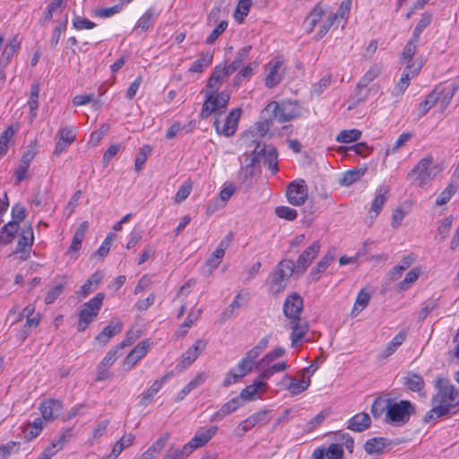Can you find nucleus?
<instances>
[{
  "instance_id": "nucleus-50",
  "label": "nucleus",
  "mask_w": 459,
  "mask_h": 459,
  "mask_svg": "<svg viewBox=\"0 0 459 459\" xmlns=\"http://www.w3.org/2000/svg\"><path fill=\"white\" fill-rule=\"evenodd\" d=\"M66 1L67 0H52V2L46 7L40 21L44 23L49 22L55 12L65 6Z\"/></svg>"
},
{
  "instance_id": "nucleus-52",
  "label": "nucleus",
  "mask_w": 459,
  "mask_h": 459,
  "mask_svg": "<svg viewBox=\"0 0 459 459\" xmlns=\"http://www.w3.org/2000/svg\"><path fill=\"white\" fill-rule=\"evenodd\" d=\"M124 344H120L119 346L113 347L110 349L105 357L102 359V360L100 362V365L101 368L106 367L109 368L111 367L115 361L121 356L120 351L123 349Z\"/></svg>"
},
{
  "instance_id": "nucleus-21",
  "label": "nucleus",
  "mask_w": 459,
  "mask_h": 459,
  "mask_svg": "<svg viewBox=\"0 0 459 459\" xmlns=\"http://www.w3.org/2000/svg\"><path fill=\"white\" fill-rule=\"evenodd\" d=\"M39 411L44 420H52L56 419L63 411V404L56 399H48L41 403Z\"/></svg>"
},
{
  "instance_id": "nucleus-38",
  "label": "nucleus",
  "mask_w": 459,
  "mask_h": 459,
  "mask_svg": "<svg viewBox=\"0 0 459 459\" xmlns=\"http://www.w3.org/2000/svg\"><path fill=\"white\" fill-rule=\"evenodd\" d=\"M403 385L411 392H420L425 386V382L419 374L409 372L403 377Z\"/></svg>"
},
{
  "instance_id": "nucleus-22",
  "label": "nucleus",
  "mask_w": 459,
  "mask_h": 459,
  "mask_svg": "<svg viewBox=\"0 0 459 459\" xmlns=\"http://www.w3.org/2000/svg\"><path fill=\"white\" fill-rule=\"evenodd\" d=\"M242 405L243 403L240 402V398L233 397L227 403H223L221 407L211 416L210 420L212 422H219L222 420L226 416L236 411Z\"/></svg>"
},
{
  "instance_id": "nucleus-42",
  "label": "nucleus",
  "mask_w": 459,
  "mask_h": 459,
  "mask_svg": "<svg viewBox=\"0 0 459 459\" xmlns=\"http://www.w3.org/2000/svg\"><path fill=\"white\" fill-rule=\"evenodd\" d=\"M168 377L164 376L161 378L155 380L152 385L142 394V403L148 404L154 395L161 389L163 385L167 382Z\"/></svg>"
},
{
  "instance_id": "nucleus-48",
  "label": "nucleus",
  "mask_w": 459,
  "mask_h": 459,
  "mask_svg": "<svg viewBox=\"0 0 459 459\" xmlns=\"http://www.w3.org/2000/svg\"><path fill=\"white\" fill-rule=\"evenodd\" d=\"M325 12L320 5V4H317L314 9L310 12L309 15L307 17L305 22L307 24V31L311 32L316 25L319 22V21L322 19Z\"/></svg>"
},
{
  "instance_id": "nucleus-7",
  "label": "nucleus",
  "mask_w": 459,
  "mask_h": 459,
  "mask_svg": "<svg viewBox=\"0 0 459 459\" xmlns=\"http://www.w3.org/2000/svg\"><path fill=\"white\" fill-rule=\"evenodd\" d=\"M230 98V93L225 91L221 92L207 91L200 117L202 118H208L212 113H224L227 109Z\"/></svg>"
},
{
  "instance_id": "nucleus-49",
  "label": "nucleus",
  "mask_w": 459,
  "mask_h": 459,
  "mask_svg": "<svg viewBox=\"0 0 459 459\" xmlns=\"http://www.w3.org/2000/svg\"><path fill=\"white\" fill-rule=\"evenodd\" d=\"M457 185L455 183H450L437 196L436 199V205L442 206L447 204L453 195L457 192Z\"/></svg>"
},
{
  "instance_id": "nucleus-24",
  "label": "nucleus",
  "mask_w": 459,
  "mask_h": 459,
  "mask_svg": "<svg viewBox=\"0 0 459 459\" xmlns=\"http://www.w3.org/2000/svg\"><path fill=\"white\" fill-rule=\"evenodd\" d=\"M457 90L458 84L455 82H451L440 84L437 86L432 91H437V101L446 108L451 102Z\"/></svg>"
},
{
  "instance_id": "nucleus-13",
  "label": "nucleus",
  "mask_w": 459,
  "mask_h": 459,
  "mask_svg": "<svg viewBox=\"0 0 459 459\" xmlns=\"http://www.w3.org/2000/svg\"><path fill=\"white\" fill-rule=\"evenodd\" d=\"M150 347V341L145 340L140 342L125 358L122 365L123 369L125 371L131 370L140 359L146 356Z\"/></svg>"
},
{
  "instance_id": "nucleus-19",
  "label": "nucleus",
  "mask_w": 459,
  "mask_h": 459,
  "mask_svg": "<svg viewBox=\"0 0 459 459\" xmlns=\"http://www.w3.org/2000/svg\"><path fill=\"white\" fill-rule=\"evenodd\" d=\"M321 245L318 240L314 241L298 257L296 263L297 271L303 273L311 264L320 251Z\"/></svg>"
},
{
  "instance_id": "nucleus-47",
  "label": "nucleus",
  "mask_w": 459,
  "mask_h": 459,
  "mask_svg": "<svg viewBox=\"0 0 459 459\" xmlns=\"http://www.w3.org/2000/svg\"><path fill=\"white\" fill-rule=\"evenodd\" d=\"M169 433H163L145 452L148 454L151 459H153L157 454H159L166 446L169 439Z\"/></svg>"
},
{
  "instance_id": "nucleus-64",
  "label": "nucleus",
  "mask_w": 459,
  "mask_h": 459,
  "mask_svg": "<svg viewBox=\"0 0 459 459\" xmlns=\"http://www.w3.org/2000/svg\"><path fill=\"white\" fill-rule=\"evenodd\" d=\"M58 139L63 142H65L68 144H72L75 139L76 134L74 133V128L73 126H65L60 128L56 134Z\"/></svg>"
},
{
  "instance_id": "nucleus-12",
  "label": "nucleus",
  "mask_w": 459,
  "mask_h": 459,
  "mask_svg": "<svg viewBox=\"0 0 459 459\" xmlns=\"http://www.w3.org/2000/svg\"><path fill=\"white\" fill-rule=\"evenodd\" d=\"M37 154V145L30 144L27 150L22 153L17 168L14 170L16 184L21 183L28 178L27 171L30 166L31 161Z\"/></svg>"
},
{
  "instance_id": "nucleus-27",
  "label": "nucleus",
  "mask_w": 459,
  "mask_h": 459,
  "mask_svg": "<svg viewBox=\"0 0 459 459\" xmlns=\"http://www.w3.org/2000/svg\"><path fill=\"white\" fill-rule=\"evenodd\" d=\"M34 243V233L31 225L23 228L19 235L15 253H29Z\"/></svg>"
},
{
  "instance_id": "nucleus-53",
  "label": "nucleus",
  "mask_w": 459,
  "mask_h": 459,
  "mask_svg": "<svg viewBox=\"0 0 459 459\" xmlns=\"http://www.w3.org/2000/svg\"><path fill=\"white\" fill-rule=\"evenodd\" d=\"M418 42L419 40L414 39L413 38H411L407 41L401 54L403 62H413V56L417 50Z\"/></svg>"
},
{
  "instance_id": "nucleus-1",
  "label": "nucleus",
  "mask_w": 459,
  "mask_h": 459,
  "mask_svg": "<svg viewBox=\"0 0 459 459\" xmlns=\"http://www.w3.org/2000/svg\"><path fill=\"white\" fill-rule=\"evenodd\" d=\"M437 394L432 397V409L428 417L437 419L444 415L454 413L459 406V389L450 384L446 377H437L435 379Z\"/></svg>"
},
{
  "instance_id": "nucleus-62",
  "label": "nucleus",
  "mask_w": 459,
  "mask_h": 459,
  "mask_svg": "<svg viewBox=\"0 0 459 459\" xmlns=\"http://www.w3.org/2000/svg\"><path fill=\"white\" fill-rule=\"evenodd\" d=\"M431 19L430 13H423L413 30L411 38L420 40L421 32L429 25Z\"/></svg>"
},
{
  "instance_id": "nucleus-9",
  "label": "nucleus",
  "mask_w": 459,
  "mask_h": 459,
  "mask_svg": "<svg viewBox=\"0 0 459 459\" xmlns=\"http://www.w3.org/2000/svg\"><path fill=\"white\" fill-rule=\"evenodd\" d=\"M266 109L273 111L274 119L279 123L290 121L299 116L298 105L290 100L281 103L272 101L267 105Z\"/></svg>"
},
{
  "instance_id": "nucleus-35",
  "label": "nucleus",
  "mask_w": 459,
  "mask_h": 459,
  "mask_svg": "<svg viewBox=\"0 0 459 459\" xmlns=\"http://www.w3.org/2000/svg\"><path fill=\"white\" fill-rule=\"evenodd\" d=\"M66 281L64 276L60 277V281L55 280L54 284L49 288L45 296V304H53L56 299L63 293Z\"/></svg>"
},
{
  "instance_id": "nucleus-43",
  "label": "nucleus",
  "mask_w": 459,
  "mask_h": 459,
  "mask_svg": "<svg viewBox=\"0 0 459 459\" xmlns=\"http://www.w3.org/2000/svg\"><path fill=\"white\" fill-rule=\"evenodd\" d=\"M387 193L388 189L386 187H380L377 189L369 210V213L374 212V217H377L381 212L383 205L386 201Z\"/></svg>"
},
{
  "instance_id": "nucleus-16",
  "label": "nucleus",
  "mask_w": 459,
  "mask_h": 459,
  "mask_svg": "<svg viewBox=\"0 0 459 459\" xmlns=\"http://www.w3.org/2000/svg\"><path fill=\"white\" fill-rule=\"evenodd\" d=\"M264 124L261 123L257 126V131L255 129H250L246 131L240 138V144L247 149H255L256 144H264L262 143L261 138L264 135L267 128L264 127Z\"/></svg>"
},
{
  "instance_id": "nucleus-10",
  "label": "nucleus",
  "mask_w": 459,
  "mask_h": 459,
  "mask_svg": "<svg viewBox=\"0 0 459 459\" xmlns=\"http://www.w3.org/2000/svg\"><path fill=\"white\" fill-rule=\"evenodd\" d=\"M288 202L296 206L302 205L307 198V186L303 179L290 182L286 190Z\"/></svg>"
},
{
  "instance_id": "nucleus-41",
  "label": "nucleus",
  "mask_w": 459,
  "mask_h": 459,
  "mask_svg": "<svg viewBox=\"0 0 459 459\" xmlns=\"http://www.w3.org/2000/svg\"><path fill=\"white\" fill-rule=\"evenodd\" d=\"M134 436L132 433L124 435L119 440L116 442L113 449L109 455V458L116 459L124 449L131 446L134 444Z\"/></svg>"
},
{
  "instance_id": "nucleus-37",
  "label": "nucleus",
  "mask_w": 459,
  "mask_h": 459,
  "mask_svg": "<svg viewBox=\"0 0 459 459\" xmlns=\"http://www.w3.org/2000/svg\"><path fill=\"white\" fill-rule=\"evenodd\" d=\"M19 230V225L7 222L0 230V246H7L14 239Z\"/></svg>"
},
{
  "instance_id": "nucleus-31",
  "label": "nucleus",
  "mask_w": 459,
  "mask_h": 459,
  "mask_svg": "<svg viewBox=\"0 0 459 459\" xmlns=\"http://www.w3.org/2000/svg\"><path fill=\"white\" fill-rule=\"evenodd\" d=\"M160 12L153 6L148 8L144 13L138 19L135 29L141 31H146L159 17Z\"/></svg>"
},
{
  "instance_id": "nucleus-25",
  "label": "nucleus",
  "mask_w": 459,
  "mask_h": 459,
  "mask_svg": "<svg viewBox=\"0 0 459 459\" xmlns=\"http://www.w3.org/2000/svg\"><path fill=\"white\" fill-rule=\"evenodd\" d=\"M88 221H82L81 225L78 227V229L75 230L74 237L72 238V243L66 252V254L69 255L71 258L77 259V252L80 250L82 247V242L85 237V233L88 230Z\"/></svg>"
},
{
  "instance_id": "nucleus-55",
  "label": "nucleus",
  "mask_w": 459,
  "mask_h": 459,
  "mask_svg": "<svg viewBox=\"0 0 459 459\" xmlns=\"http://www.w3.org/2000/svg\"><path fill=\"white\" fill-rule=\"evenodd\" d=\"M365 173L364 169H350L346 171L340 179V184L349 186L357 182Z\"/></svg>"
},
{
  "instance_id": "nucleus-60",
  "label": "nucleus",
  "mask_w": 459,
  "mask_h": 459,
  "mask_svg": "<svg viewBox=\"0 0 459 459\" xmlns=\"http://www.w3.org/2000/svg\"><path fill=\"white\" fill-rule=\"evenodd\" d=\"M437 91H431L426 99L419 104L418 109L421 116L426 115L429 110L437 103Z\"/></svg>"
},
{
  "instance_id": "nucleus-45",
  "label": "nucleus",
  "mask_w": 459,
  "mask_h": 459,
  "mask_svg": "<svg viewBox=\"0 0 459 459\" xmlns=\"http://www.w3.org/2000/svg\"><path fill=\"white\" fill-rule=\"evenodd\" d=\"M252 0H239L235 9L234 18L238 23H242L249 13Z\"/></svg>"
},
{
  "instance_id": "nucleus-4",
  "label": "nucleus",
  "mask_w": 459,
  "mask_h": 459,
  "mask_svg": "<svg viewBox=\"0 0 459 459\" xmlns=\"http://www.w3.org/2000/svg\"><path fill=\"white\" fill-rule=\"evenodd\" d=\"M249 162L246 166V171L250 175L253 174L254 168L260 162H264L268 166L272 174L278 172V153L273 146H266L265 144H256L254 150H251L249 155Z\"/></svg>"
},
{
  "instance_id": "nucleus-11",
  "label": "nucleus",
  "mask_w": 459,
  "mask_h": 459,
  "mask_svg": "<svg viewBox=\"0 0 459 459\" xmlns=\"http://www.w3.org/2000/svg\"><path fill=\"white\" fill-rule=\"evenodd\" d=\"M240 116L241 109L238 108L232 109L229 113V115L225 117L222 125H221L219 119H216L214 121V127L216 132L219 134H222L227 137L232 136L238 129Z\"/></svg>"
},
{
  "instance_id": "nucleus-29",
  "label": "nucleus",
  "mask_w": 459,
  "mask_h": 459,
  "mask_svg": "<svg viewBox=\"0 0 459 459\" xmlns=\"http://www.w3.org/2000/svg\"><path fill=\"white\" fill-rule=\"evenodd\" d=\"M230 74L224 69L222 65H218L214 67L213 72L209 78L206 88L209 91H219L224 78L228 77Z\"/></svg>"
},
{
  "instance_id": "nucleus-28",
  "label": "nucleus",
  "mask_w": 459,
  "mask_h": 459,
  "mask_svg": "<svg viewBox=\"0 0 459 459\" xmlns=\"http://www.w3.org/2000/svg\"><path fill=\"white\" fill-rule=\"evenodd\" d=\"M371 425V419L366 412H359L352 416L347 422V429L355 432H362Z\"/></svg>"
},
{
  "instance_id": "nucleus-26",
  "label": "nucleus",
  "mask_w": 459,
  "mask_h": 459,
  "mask_svg": "<svg viewBox=\"0 0 459 459\" xmlns=\"http://www.w3.org/2000/svg\"><path fill=\"white\" fill-rule=\"evenodd\" d=\"M406 339V332L400 331L381 351L377 359L378 361H384L388 359L391 355H393L396 350L403 343Z\"/></svg>"
},
{
  "instance_id": "nucleus-23",
  "label": "nucleus",
  "mask_w": 459,
  "mask_h": 459,
  "mask_svg": "<svg viewBox=\"0 0 459 459\" xmlns=\"http://www.w3.org/2000/svg\"><path fill=\"white\" fill-rule=\"evenodd\" d=\"M267 384L264 381L255 380L251 385H247L244 389H242L238 397L240 398V402L255 401L260 397L258 392H265Z\"/></svg>"
},
{
  "instance_id": "nucleus-44",
  "label": "nucleus",
  "mask_w": 459,
  "mask_h": 459,
  "mask_svg": "<svg viewBox=\"0 0 459 459\" xmlns=\"http://www.w3.org/2000/svg\"><path fill=\"white\" fill-rule=\"evenodd\" d=\"M392 399L383 396L377 397L371 405V413L375 418H379L384 412L386 413Z\"/></svg>"
},
{
  "instance_id": "nucleus-32",
  "label": "nucleus",
  "mask_w": 459,
  "mask_h": 459,
  "mask_svg": "<svg viewBox=\"0 0 459 459\" xmlns=\"http://www.w3.org/2000/svg\"><path fill=\"white\" fill-rule=\"evenodd\" d=\"M20 48L21 41L18 39V37L15 36L11 39L2 52L0 64L4 65V66H7L10 64L12 57L20 49Z\"/></svg>"
},
{
  "instance_id": "nucleus-57",
  "label": "nucleus",
  "mask_w": 459,
  "mask_h": 459,
  "mask_svg": "<svg viewBox=\"0 0 459 459\" xmlns=\"http://www.w3.org/2000/svg\"><path fill=\"white\" fill-rule=\"evenodd\" d=\"M286 353V351L282 347H277L271 351L267 352L259 361V366H268L273 363L275 359L281 358Z\"/></svg>"
},
{
  "instance_id": "nucleus-8",
  "label": "nucleus",
  "mask_w": 459,
  "mask_h": 459,
  "mask_svg": "<svg viewBox=\"0 0 459 459\" xmlns=\"http://www.w3.org/2000/svg\"><path fill=\"white\" fill-rule=\"evenodd\" d=\"M294 263L291 260H282L277 264L276 270L271 273L272 290L273 292L282 291L288 280L294 273Z\"/></svg>"
},
{
  "instance_id": "nucleus-5",
  "label": "nucleus",
  "mask_w": 459,
  "mask_h": 459,
  "mask_svg": "<svg viewBox=\"0 0 459 459\" xmlns=\"http://www.w3.org/2000/svg\"><path fill=\"white\" fill-rule=\"evenodd\" d=\"M414 413L415 406L410 401L401 400L397 402L392 399L385 415V421L389 425L401 427L408 423Z\"/></svg>"
},
{
  "instance_id": "nucleus-56",
  "label": "nucleus",
  "mask_w": 459,
  "mask_h": 459,
  "mask_svg": "<svg viewBox=\"0 0 459 459\" xmlns=\"http://www.w3.org/2000/svg\"><path fill=\"white\" fill-rule=\"evenodd\" d=\"M361 132L358 129L342 130L336 136L338 143H349L360 138Z\"/></svg>"
},
{
  "instance_id": "nucleus-2",
  "label": "nucleus",
  "mask_w": 459,
  "mask_h": 459,
  "mask_svg": "<svg viewBox=\"0 0 459 459\" xmlns=\"http://www.w3.org/2000/svg\"><path fill=\"white\" fill-rule=\"evenodd\" d=\"M269 343V336H264L258 343L245 353V356L238 361L235 368L230 369L223 379V386L239 382L244 377L249 374L255 366L256 359L266 349Z\"/></svg>"
},
{
  "instance_id": "nucleus-20",
  "label": "nucleus",
  "mask_w": 459,
  "mask_h": 459,
  "mask_svg": "<svg viewBox=\"0 0 459 459\" xmlns=\"http://www.w3.org/2000/svg\"><path fill=\"white\" fill-rule=\"evenodd\" d=\"M207 341L199 339L185 353L182 354L178 367L182 368H188L203 352L206 346Z\"/></svg>"
},
{
  "instance_id": "nucleus-39",
  "label": "nucleus",
  "mask_w": 459,
  "mask_h": 459,
  "mask_svg": "<svg viewBox=\"0 0 459 459\" xmlns=\"http://www.w3.org/2000/svg\"><path fill=\"white\" fill-rule=\"evenodd\" d=\"M286 377L289 378L290 380L287 390L292 395H297L303 393L308 388V386L311 384L309 377H307V379H297L286 375Z\"/></svg>"
},
{
  "instance_id": "nucleus-59",
  "label": "nucleus",
  "mask_w": 459,
  "mask_h": 459,
  "mask_svg": "<svg viewBox=\"0 0 459 459\" xmlns=\"http://www.w3.org/2000/svg\"><path fill=\"white\" fill-rule=\"evenodd\" d=\"M404 63L406 64V66L402 73L401 78L407 77V82L411 83V80L419 74L422 65L420 63L417 64L414 61Z\"/></svg>"
},
{
  "instance_id": "nucleus-46",
  "label": "nucleus",
  "mask_w": 459,
  "mask_h": 459,
  "mask_svg": "<svg viewBox=\"0 0 459 459\" xmlns=\"http://www.w3.org/2000/svg\"><path fill=\"white\" fill-rule=\"evenodd\" d=\"M382 72V68L379 65H373L369 67V69L365 73L362 78L358 82V87L365 88L368 83L373 82L376 78L379 76Z\"/></svg>"
},
{
  "instance_id": "nucleus-40",
  "label": "nucleus",
  "mask_w": 459,
  "mask_h": 459,
  "mask_svg": "<svg viewBox=\"0 0 459 459\" xmlns=\"http://www.w3.org/2000/svg\"><path fill=\"white\" fill-rule=\"evenodd\" d=\"M213 54L210 51L202 53L189 68L191 73H202L212 63Z\"/></svg>"
},
{
  "instance_id": "nucleus-3",
  "label": "nucleus",
  "mask_w": 459,
  "mask_h": 459,
  "mask_svg": "<svg viewBox=\"0 0 459 459\" xmlns=\"http://www.w3.org/2000/svg\"><path fill=\"white\" fill-rule=\"evenodd\" d=\"M440 171L441 168L437 164H434L432 155L429 154L417 162L407 174V179L417 183L419 187L424 188L435 179Z\"/></svg>"
},
{
  "instance_id": "nucleus-15",
  "label": "nucleus",
  "mask_w": 459,
  "mask_h": 459,
  "mask_svg": "<svg viewBox=\"0 0 459 459\" xmlns=\"http://www.w3.org/2000/svg\"><path fill=\"white\" fill-rule=\"evenodd\" d=\"M218 427L212 426L205 430L197 431L186 444V449L192 454L195 449L204 446L217 433Z\"/></svg>"
},
{
  "instance_id": "nucleus-34",
  "label": "nucleus",
  "mask_w": 459,
  "mask_h": 459,
  "mask_svg": "<svg viewBox=\"0 0 459 459\" xmlns=\"http://www.w3.org/2000/svg\"><path fill=\"white\" fill-rule=\"evenodd\" d=\"M122 331V324L120 321L116 323L111 322L108 325H107L97 336L96 340L100 343L106 344L108 342L110 338L119 333Z\"/></svg>"
},
{
  "instance_id": "nucleus-18",
  "label": "nucleus",
  "mask_w": 459,
  "mask_h": 459,
  "mask_svg": "<svg viewBox=\"0 0 459 459\" xmlns=\"http://www.w3.org/2000/svg\"><path fill=\"white\" fill-rule=\"evenodd\" d=\"M287 326L291 330L290 341L292 347H295L300 342L307 341L306 335L309 326L306 320L301 319V317L291 319Z\"/></svg>"
},
{
  "instance_id": "nucleus-58",
  "label": "nucleus",
  "mask_w": 459,
  "mask_h": 459,
  "mask_svg": "<svg viewBox=\"0 0 459 459\" xmlns=\"http://www.w3.org/2000/svg\"><path fill=\"white\" fill-rule=\"evenodd\" d=\"M409 85L410 82H407V77L399 79V81L395 83L394 87L390 91L394 102L398 101L403 96Z\"/></svg>"
},
{
  "instance_id": "nucleus-33",
  "label": "nucleus",
  "mask_w": 459,
  "mask_h": 459,
  "mask_svg": "<svg viewBox=\"0 0 459 459\" xmlns=\"http://www.w3.org/2000/svg\"><path fill=\"white\" fill-rule=\"evenodd\" d=\"M251 49H252L251 46H246V47L240 48L238 51L235 59L230 64H229V65H222V66L229 73L230 75L232 74L238 69L240 68V66L242 65L243 62L248 56L249 52H250Z\"/></svg>"
},
{
  "instance_id": "nucleus-14",
  "label": "nucleus",
  "mask_w": 459,
  "mask_h": 459,
  "mask_svg": "<svg viewBox=\"0 0 459 459\" xmlns=\"http://www.w3.org/2000/svg\"><path fill=\"white\" fill-rule=\"evenodd\" d=\"M303 311V299L298 293L288 296L283 303L284 316L289 319H298Z\"/></svg>"
},
{
  "instance_id": "nucleus-61",
  "label": "nucleus",
  "mask_w": 459,
  "mask_h": 459,
  "mask_svg": "<svg viewBox=\"0 0 459 459\" xmlns=\"http://www.w3.org/2000/svg\"><path fill=\"white\" fill-rule=\"evenodd\" d=\"M67 22L68 19L67 16H65V18L55 27L49 42L50 48L52 49H55L56 48L61 38V34L66 30Z\"/></svg>"
},
{
  "instance_id": "nucleus-63",
  "label": "nucleus",
  "mask_w": 459,
  "mask_h": 459,
  "mask_svg": "<svg viewBox=\"0 0 459 459\" xmlns=\"http://www.w3.org/2000/svg\"><path fill=\"white\" fill-rule=\"evenodd\" d=\"M152 148L150 145L146 144L143 145L138 155L136 156L134 160V169L135 171L139 172L143 169L148 156L151 154Z\"/></svg>"
},
{
  "instance_id": "nucleus-30",
  "label": "nucleus",
  "mask_w": 459,
  "mask_h": 459,
  "mask_svg": "<svg viewBox=\"0 0 459 459\" xmlns=\"http://www.w3.org/2000/svg\"><path fill=\"white\" fill-rule=\"evenodd\" d=\"M205 373H198L186 385L184 386L176 395L175 402H181L193 390L200 386L206 380Z\"/></svg>"
},
{
  "instance_id": "nucleus-6",
  "label": "nucleus",
  "mask_w": 459,
  "mask_h": 459,
  "mask_svg": "<svg viewBox=\"0 0 459 459\" xmlns=\"http://www.w3.org/2000/svg\"><path fill=\"white\" fill-rule=\"evenodd\" d=\"M104 299L105 294L99 292L88 302L83 304L78 316L77 330L79 332L86 330L90 324L98 316Z\"/></svg>"
},
{
  "instance_id": "nucleus-17",
  "label": "nucleus",
  "mask_w": 459,
  "mask_h": 459,
  "mask_svg": "<svg viewBox=\"0 0 459 459\" xmlns=\"http://www.w3.org/2000/svg\"><path fill=\"white\" fill-rule=\"evenodd\" d=\"M282 65L283 60L281 57H276L267 64L265 85L268 88H273L281 82L282 79Z\"/></svg>"
},
{
  "instance_id": "nucleus-51",
  "label": "nucleus",
  "mask_w": 459,
  "mask_h": 459,
  "mask_svg": "<svg viewBox=\"0 0 459 459\" xmlns=\"http://www.w3.org/2000/svg\"><path fill=\"white\" fill-rule=\"evenodd\" d=\"M420 274V269L418 267H414L411 270H410L405 278L399 282L398 289L401 291H404L408 290L411 284H413L419 278Z\"/></svg>"
},
{
  "instance_id": "nucleus-36",
  "label": "nucleus",
  "mask_w": 459,
  "mask_h": 459,
  "mask_svg": "<svg viewBox=\"0 0 459 459\" xmlns=\"http://www.w3.org/2000/svg\"><path fill=\"white\" fill-rule=\"evenodd\" d=\"M39 86L38 84H32L30 87V97L27 101V105L30 109L29 120L30 123H32L37 117V110L39 108Z\"/></svg>"
},
{
  "instance_id": "nucleus-54",
  "label": "nucleus",
  "mask_w": 459,
  "mask_h": 459,
  "mask_svg": "<svg viewBox=\"0 0 459 459\" xmlns=\"http://www.w3.org/2000/svg\"><path fill=\"white\" fill-rule=\"evenodd\" d=\"M15 131L12 126H8L0 135V158L7 153L10 142L14 135Z\"/></svg>"
}]
</instances>
